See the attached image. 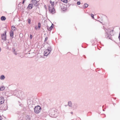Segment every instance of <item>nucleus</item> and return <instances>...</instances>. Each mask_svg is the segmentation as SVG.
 I'll list each match as a JSON object with an SVG mask.
<instances>
[{
    "label": "nucleus",
    "instance_id": "nucleus-18",
    "mask_svg": "<svg viewBox=\"0 0 120 120\" xmlns=\"http://www.w3.org/2000/svg\"><path fill=\"white\" fill-rule=\"evenodd\" d=\"M88 6V4H87L86 3H85L84 4V8H86Z\"/></svg>",
    "mask_w": 120,
    "mask_h": 120
},
{
    "label": "nucleus",
    "instance_id": "nucleus-34",
    "mask_svg": "<svg viewBox=\"0 0 120 120\" xmlns=\"http://www.w3.org/2000/svg\"><path fill=\"white\" fill-rule=\"evenodd\" d=\"M25 0H23V1L22 2V4H24L25 2Z\"/></svg>",
    "mask_w": 120,
    "mask_h": 120
},
{
    "label": "nucleus",
    "instance_id": "nucleus-38",
    "mask_svg": "<svg viewBox=\"0 0 120 120\" xmlns=\"http://www.w3.org/2000/svg\"><path fill=\"white\" fill-rule=\"evenodd\" d=\"M98 18H100V17H99V16H98Z\"/></svg>",
    "mask_w": 120,
    "mask_h": 120
},
{
    "label": "nucleus",
    "instance_id": "nucleus-21",
    "mask_svg": "<svg viewBox=\"0 0 120 120\" xmlns=\"http://www.w3.org/2000/svg\"><path fill=\"white\" fill-rule=\"evenodd\" d=\"M41 26V23L39 22L38 23V27L39 29H40V28Z\"/></svg>",
    "mask_w": 120,
    "mask_h": 120
},
{
    "label": "nucleus",
    "instance_id": "nucleus-35",
    "mask_svg": "<svg viewBox=\"0 0 120 120\" xmlns=\"http://www.w3.org/2000/svg\"><path fill=\"white\" fill-rule=\"evenodd\" d=\"M1 90H2V89H1V87H0V90L2 91Z\"/></svg>",
    "mask_w": 120,
    "mask_h": 120
},
{
    "label": "nucleus",
    "instance_id": "nucleus-19",
    "mask_svg": "<svg viewBox=\"0 0 120 120\" xmlns=\"http://www.w3.org/2000/svg\"><path fill=\"white\" fill-rule=\"evenodd\" d=\"M62 2H63L64 3H67L68 2V0H60Z\"/></svg>",
    "mask_w": 120,
    "mask_h": 120
},
{
    "label": "nucleus",
    "instance_id": "nucleus-16",
    "mask_svg": "<svg viewBox=\"0 0 120 120\" xmlns=\"http://www.w3.org/2000/svg\"><path fill=\"white\" fill-rule=\"evenodd\" d=\"M53 28V26H52V25H51L49 28V27L48 26L47 27V28L48 30L50 31Z\"/></svg>",
    "mask_w": 120,
    "mask_h": 120
},
{
    "label": "nucleus",
    "instance_id": "nucleus-11",
    "mask_svg": "<svg viewBox=\"0 0 120 120\" xmlns=\"http://www.w3.org/2000/svg\"><path fill=\"white\" fill-rule=\"evenodd\" d=\"M10 35L11 37L12 38H13V32L12 30H11L10 32Z\"/></svg>",
    "mask_w": 120,
    "mask_h": 120
},
{
    "label": "nucleus",
    "instance_id": "nucleus-6",
    "mask_svg": "<svg viewBox=\"0 0 120 120\" xmlns=\"http://www.w3.org/2000/svg\"><path fill=\"white\" fill-rule=\"evenodd\" d=\"M105 36L107 38H108L109 39H111V36L110 34L109 35L108 33L106 32L105 34Z\"/></svg>",
    "mask_w": 120,
    "mask_h": 120
},
{
    "label": "nucleus",
    "instance_id": "nucleus-8",
    "mask_svg": "<svg viewBox=\"0 0 120 120\" xmlns=\"http://www.w3.org/2000/svg\"><path fill=\"white\" fill-rule=\"evenodd\" d=\"M33 7L32 4H29L27 7V8H28L29 9H31Z\"/></svg>",
    "mask_w": 120,
    "mask_h": 120
},
{
    "label": "nucleus",
    "instance_id": "nucleus-2",
    "mask_svg": "<svg viewBox=\"0 0 120 120\" xmlns=\"http://www.w3.org/2000/svg\"><path fill=\"white\" fill-rule=\"evenodd\" d=\"M41 107L39 105L35 107L34 108V112L36 114L39 113L41 111Z\"/></svg>",
    "mask_w": 120,
    "mask_h": 120
},
{
    "label": "nucleus",
    "instance_id": "nucleus-12",
    "mask_svg": "<svg viewBox=\"0 0 120 120\" xmlns=\"http://www.w3.org/2000/svg\"><path fill=\"white\" fill-rule=\"evenodd\" d=\"M68 105L71 107H72V103L71 101H69L68 102Z\"/></svg>",
    "mask_w": 120,
    "mask_h": 120
},
{
    "label": "nucleus",
    "instance_id": "nucleus-4",
    "mask_svg": "<svg viewBox=\"0 0 120 120\" xmlns=\"http://www.w3.org/2000/svg\"><path fill=\"white\" fill-rule=\"evenodd\" d=\"M31 2H32L33 4L35 6L37 7L38 6V5L37 4L38 1L36 0H32Z\"/></svg>",
    "mask_w": 120,
    "mask_h": 120
},
{
    "label": "nucleus",
    "instance_id": "nucleus-40",
    "mask_svg": "<svg viewBox=\"0 0 120 120\" xmlns=\"http://www.w3.org/2000/svg\"><path fill=\"white\" fill-rule=\"evenodd\" d=\"M74 0L75 1H76L77 0Z\"/></svg>",
    "mask_w": 120,
    "mask_h": 120
},
{
    "label": "nucleus",
    "instance_id": "nucleus-33",
    "mask_svg": "<svg viewBox=\"0 0 120 120\" xmlns=\"http://www.w3.org/2000/svg\"><path fill=\"white\" fill-rule=\"evenodd\" d=\"M118 38L119 40H120V34H119V35L118 36Z\"/></svg>",
    "mask_w": 120,
    "mask_h": 120
},
{
    "label": "nucleus",
    "instance_id": "nucleus-1",
    "mask_svg": "<svg viewBox=\"0 0 120 120\" xmlns=\"http://www.w3.org/2000/svg\"><path fill=\"white\" fill-rule=\"evenodd\" d=\"M49 115L50 117H56L57 116V112L55 111L54 109H50L49 111Z\"/></svg>",
    "mask_w": 120,
    "mask_h": 120
},
{
    "label": "nucleus",
    "instance_id": "nucleus-25",
    "mask_svg": "<svg viewBox=\"0 0 120 120\" xmlns=\"http://www.w3.org/2000/svg\"><path fill=\"white\" fill-rule=\"evenodd\" d=\"M113 30H110V29H108V32H113Z\"/></svg>",
    "mask_w": 120,
    "mask_h": 120
},
{
    "label": "nucleus",
    "instance_id": "nucleus-44",
    "mask_svg": "<svg viewBox=\"0 0 120 120\" xmlns=\"http://www.w3.org/2000/svg\"><path fill=\"white\" fill-rule=\"evenodd\" d=\"M20 34H20L19 35H20Z\"/></svg>",
    "mask_w": 120,
    "mask_h": 120
},
{
    "label": "nucleus",
    "instance_id": "nucleus-27",
    "mask_svg": "<svg viewBox=\"0 0 120 120\" xmlns=\"http://www.w3.org/2000/svg\"><path fill=\"white\" fill-rule=\"evenodd\" d=\"M91 17H92V18H93V19H94V15L92 14H91Z\"/></svg>",
    "mask_w": 120,
    "mask_h": 120
},
{
    "label": "nucleus",
    "instance_id": "nucleus-24",
    "mask_svg": "<svg viewBox=\"0 0 120 120\" xmlns=\"http://www.w3.org/2000/svg\"><path fill=\"white\" fill-rule=\"evenodd\" d=\"M48 39V37H46L45 38V39L44 40V42H46L47 40Z\"/></svg>",
    "mask_w": 120,
    "mask_h": 120
},
{
    "label": "nucleus",
    "instance_id": "nucleus-23",
    "mask_svg": "<svg viewBox=\"0 0 120 120\" xmlns=\"http://www.w3.org/2000/svg\"><path fill=\"white\" fill-rule=\"evenodd\" d=\"M27 21L28 22V23L30 24V23L31 20L30 19H28L27 20Z\"/></svg>",
    "mask_w": 120,
    "mask_h": 120
},
{
    "label": "nucleus",
    "instance_id": "nucleus-37",
    "mask_svg": "<svg viewBox=\"0 0 120 120\" xmlns=\"http://www.w3.org/2000/svg\"><path fill=\"white\" fill-rule=\"evenodd\" d=\"M71 114H72L73 113V112H71Z\"/></svg>",
    "mask_w": 120,
    "mask_h": 120
},
{
    "label": "nucleus",
    "instance_id": "nucleus-10",
    "mask_svg": "<svg viewBox=\"0 0 120 120\" xmlns=\"http://www.w3.org/2000/svg\"><path fill=\"white\" fill-rule=\"evenodd\" d=\"M49 11L51 13H52L53 11V10H54V8H51L50 6H49Z\"/></svg>",
    "mask_w": 120,
    "mask_h": 120
},
{
    "label": "nucleus",
    "instance_id": "nucleus-41",
    "mask_svg": "<svg viewBox=\"0 0 120 120\" xmlns=\"http://www.w3.org/2000/svg\"><path fill=\"white\" fill-rule=\"evenodd\" d=\"M1 116H0V119H1Z\"/></svg>",
    "mask_w": 120,
    "mask_h": 120
},
{
    "label": "nucleus",
    "instance_id": "nucleus-36",
    "mask_svg": "<svg viewBox=\"0 0 120 120\" xmlns=\"http://www.w3.org/2000/svg\"><path fill=\"white\" fill-rule=\"evenodd\" d=\"M50 3H52V1H50Z\"/></svg>",
    "mask_w": 120,
    "mask_h": 120
},
{
    "label": "nucleus",
    "instance_id": "nucleus-15",
    "mask_svg": "<svg viewBox=\"0 0 120 120\" xmlns=\"http://www.w3.org/2000/svg\"><path fill=\"white\" fill-rule=\"evenodd\" d=\"M5 78L4 76L3 75H1L0 77V79L1 80H3Z\"/></svg>",
    "mask_w": 120,
    "mask_h": 120
},
{
    "label": "nucleus",
    "instance_id": "nucleus-31",
    "mask_svg": "<svg viewBox=\"0 0 120 120\" xmlns=\"http://www.w3.org/2000/svg\"><path fill=\"white\" fill-rule=\"evenodd\" d=\"M14 54L15 55H16L17 54V53H16V51H15L14 52Z\"/></svg>",
    "mask_w": 120,
    "mask_h": 120
},
{
    "label": "nucleus",
    "instance_id": "nucleus-17",
    "mask_svg": "<svg viewBox=\"0 0 120 120\" xmlns=\"http://www.w3.org/2000/svg\"><path fill=\"white\" fill-rule=\"evenodd\" d=\"M11 28L12 30L14 31L15 30H16V28H15L14 25L11 26Z\"/></svg>",
    "mask_w": 120,
    "mask_h": 120
},
{
    "label": "nucleus",
    "instance_id": "nucleus-5",
    "mask_svg": "<svg viewBox=\"0 0 120 120\" xmlns=\"http://www.w3.org/2000/svg\"><path fill=\"white\" fill-rule=\"evenodd\" d=\"M4 99L3 97H0V104H3L4 102Z\"/></svg>",
    "mask_w": 120,
    "mask_h": 120
},
{
    "label": "nucleus",
    "instance_id": "nucleus-14",
    "mask_svg": "<svg viewBox=\"0 0 120 120\" xmlns=\"http://www.w3.org/2000/svg\"><path fill=\"white\" fill-rule=\"evenodd\" d=\"M6 19L5 17L4 16H2L1 17V20L2 21H5Z\"/></svg>",
    "mask_w": 120,
    "mask_h": 120
},
{
    "label": "nucleus",
    "instance_id": "nucleus-7",
    "mask_svg": "<svg viewBox=\"0 0 120 120\" xmlns=\"http://www.w3.org/2000/svg\"><path fill=\"white\" fill-rule=\"evenodd\" d=\"M46 50H47V51H48L49 52H50V53L51 52L52 50V48H51V46H50L48 47L47 49Z\"/></svg>",
    "mask_w": 120,
    "mask_h": 120
},
{
    "label": "nucleus",
    "instance_id": "nucleus-32",
    "mask_svg": "<svg viewBox=\"0 0 120 120\" xmlns=\"http://www.w3.org/2000/svg\"><path fill=\"white\" fill-rule=\"evenodd\" d=\"M35 29L36 30H37L38 29V27L37 26H35Z\"/></svg>",
    "mask_w": 120,
    "mask_h": 120
},
{
    "label": "nucleus",
    "instance_id": "nucleus-3",
    "mask_svg": "<svg viewBox=\"0 0 120 120\" xmlns=\"http://www.w3.org/2000/svg\"><path fill=\"white\" fill-rule=\"evenodd\" d=\"M6 32L5 31H4V33H3L1 35V37L2 39L4 41H5L6 40Z\"/></svg>",
    "mask_w": 120,
    "mask_h": 120
},
{
    "label": "nucleus",
    "instance_id": "nucleus-26",
    "mask_svg": "<svg viewBox=\"0 0 120 120\" xmlns=\"http://www.w3.org/2000/svg\"><path fill=\"white\" fill-rule=\"evenodd\" d=\"M54 3V2H52V4H51V6H52V7L51 8H54V7H53V4Z\"/></svg>",
    "mask_w": 120,
    "mask_h": 120
},
{
    "label": "nucleus",
    "instance_id": "nucleus-9",
    "mask_svg": "<svg viewBox=\"0 0 120 120\" xmlns=\"http://www.w3.org/2000/svg\"><path fill=\"white\" fill-rule=\"evenodd\" d=\"M48 52V51H47V50H45L44 52V56H47L50 53V52Z\"/></svg>",
    "mask_w": 120,
    "mask_h": 120
},
{
    "label": "nucleus",
    "instance_id": "nucleus-22",
    "mask_svg": "<svg viewBox=\"0 0 120 120\" xmlns=\"http://www.w3.org/2000/svg\"><path fill=\"white\" fill-rule=\"evenodd\" d=\"M1 88L2 89L1 90L2 91L4 90L5 89V88L4 86H2L1 87Z\"/></svg>",
    "mask_w": 120,
    "mask_h": 120
},
{
    "label": "nucleus",
    "instance_id": "nucleus-28",
    "mask_svg": "<svg viewBox=\"0 0 120 120\" xmlns=\"http://www.w3.org/2000/svg\"><path fill=\"white\" fill-rule=\"evenodd\" d=\"M77 4L78 5H79L80 4V1H78L77 3Z\"/></svg>",
    "mask_w": 120,
    "mask_h": 120
},
{
    "label": "nucleus",
    "instance_id": "nucleus-39",
    "mask_svg": "<svg viewBox=\"0 0 120 120\" xmlns=\"http://www.w3.org/2000/svg\"><path fill=\"white\" fill-rule=\"evenodd\" d=\"M1 49L0 48V52L1 51Z\"/></svg>",
    "mask_w": 120,
    "mask_h": 120
},
{
    "label": "nucleus",
    "instance_id": "nucleus-42",
    "mask_svg": "<svg viewBox=\"0 0 120 120\" xmlns=\"http://www.w3.org/2000/svg\"><path fill=\"white\" fill-rule=\"evenodd\" d=\"M97 21H98V20H97ZM98 21L99 22H100L99 21Z\"/></svg>",
    "mask_w": 120,
    "mask_h": 120
},
{
    "label": "nucleus",
    "instance_id": "nucleus-20",
    "mask_svg": "<svg viewBox=\"0 0 120 120\" xmlns=\"http://www.w3.org/2000/svg\"><path fill=\"white\" fill-rule=\"evenodd\" d=\"M77 107V104H74V105L73 106V108L75 109Z\"/></svg>",
    "mask_w": 120,
    "mask_h": 120
},
{
    "label": "nucleus",
    "instance_id": "nucleus-29",
    "mask_svg": "<svg viewBox=\"0 0 120 120\" xmlns=\"http://www.w3.org/2000/svg\"><path fill=\"white\" fill-rule=\"evenodd\" d=\"M15 49L14 48H13L12 49V52H15Z\"/></svg>",
    "mask_w": 120,
    "mask_h": 120
},
{
    "label": "nucleus",
    "instance_id": "nucleus-13",
    "mask_svg": "<svg viewBox=\"0 0 120 120\" xmlns=\"http://www.w3.org/2000/svg\"><path fill=\"white\" fill-rule=\"evenodd\" d=\"M26 120H30V116L27 115L26 117Z\"/></svg>",
    "mask_w": 120,
    "mask_h": 120
},
{
    "label": "nucleus",
    "instance_id": "nucleus-30",
    "mask_svg": "<svg viewBox=\"0 0 120 120\" xmlns=\"http://www.w3.org/2000/svg\"><path fill=\"white\" fill-rule=\"evenodd\" d=\"M32 35L31 34L30 35V38L31 39H32Z\"/></svg>",
    "mask_w": 120,
    "mask_h": 120
},
{
    "label": "nucleus",
    "instance_id": "nucleus-43",
    "mask_svg": "<svg viewBox=\"0 0 120 120\" xmlns=\"http://www.w3.org/2000/svg\"><path fill=\"white\" fill-rule=\"evenodd\" d=\"M1 119H0V120H1Z\"/></svg>",
    "mask_w": 120,
    "mask_h": 120
}]
</instances>
